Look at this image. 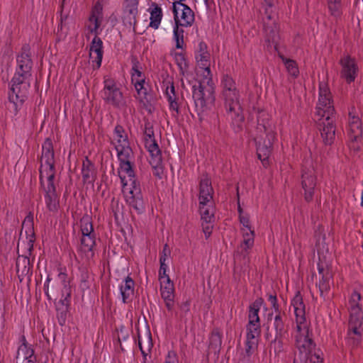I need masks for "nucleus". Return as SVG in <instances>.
<instances>
[{
  "label": "nucleus",
  "mask_w": 363,
  "mask_h": 363,
  "mask_svg": "<svg viewBox=\"0 0 363 363\" xmlns=\"http://www.w3.org/2000/svg\"><path fill=\"white\" fill-rule=\"evenodd\" d=\"M328 8L330 14L335 17H338L342 13L341 0H328Z\"/></svg>",
  "instance_id": "ea45409f"
},
{
  "label": "nucleus",
  "mask_w": 363,
  "mask_h": 363,
  "mask_svg": "<svg viewBox=\"0 0 363 363\" xmlns=\"http://www.w3.org/2000/svg\"><path fill=\"white\" fill-rule=\"evenodd\" d=\"M335 107L333 96L327 84L321 82L319 84L318 101L315 105V118L333 116Z\"/></svg>",
  "instance_id": "9b49d317"
},
{
  "label": "nucleus",
  "mask_w": 363,
  "mask_h": 363,
  "mask_svg": "<svg viewBox=\"0 0 363 363\" xmlns=\"http://www.w3.org/2000/svg\"><path fill=\"white\" fill-rule=\"evenodd\" d=\"M103 7L100 3L94 6L89 18L86 28L95 37L91 41L89 49V63L94 69H98L101 65L103 57V42L97 37L103 30Z\"/></svg>",
  "instance_id": "0eeeda50"
},
{
  "label": "nucleus",
  "mask_w": 363,
  "mask_h": 363,
  "mask_svg": "<svg viewBox=\"0 0 363 363\" xmlns=\"http://www.w3.org/2000/svg\"><path fill=\"white\" fill-rule=\"evenodd\" d=\"M165 95L167 98V100H172L175 99V93H174V87L172 83H169L165 89Z\"/></svg>",
  "instance_id": "de8ad7c7"
},
{
  "label": "nucleus",
  "mask_w": 363,
  "mask_h": 363,
  "mask_svg": "<svg viewBox=\"0 0 363 363\" xmlns=\"http://www.w3.org/2000/svg\"><path fill=\"white\" fill-rule=\"evenodd\" d=\"M124 21L129 25L135 23L138 14V0H125Z\"/></svg>",
  "instance_id": "cd10ccee"
},
{
  "label": "nucleus",
  "mask_w": 363,
  "mask_h": 363,
  "mask_svg": "<svg viewBox=\"0 0 363 363\" xmlns=\"http://www.w3.org/2000/svg\"><path fill=\"white\" fill-rule=\"evenodd\" d=\"M201 221L215 220V208L213 203L199 205Z\"/></svg>",
  "instance_id": "c9c22d12"
},
{
  "label": "nucleus",
  "mask_w": 363,
  "mask_h": 363,
  "mask_svg": "<svg viewBox=\"0 0 363 363\" xmlns=\"http://www.w3.org/2000/svg\"><path fill=\"white\" fill-rule=\"evenodd\" d=\"M291 305L296 316V328L294 334L295 345L303 358H308L314 345L309 335V328L305 317V305L300 292L291 299Z\"/></svg>",
  "instance_id": "39448f33"
},
{
  "label": "nucleus",
  "mask_w": 363,
  "mask_h": 363,
  "mask_svg": "<svg viewBox=\"0 0 363 363\" xmlns=\"http://www.w3.org/2000/svg\"><path fill=\"white\" fill-rule=\"evenodd\" d=\"M282 60L288 73L293 77H297L299 73V70L296 62L286 58H282Z\"/></svg>",
  "instance_id": "37998d69"
},
{
  "label": "nucleus",
  "mask_w": 363,
  "mask_h": 363,
  "mask_svg": "<svg viewBox=\"0 0 363 363\" xmlns=\"http://www.w3.org/2000/svg\"><path fill=\"white\" fill-rule=\"evenodd\" d=\"M44 291H45V294L47 296V298L50 300L51 296L49 294V289L48 288H46L45 286H44Z\"/></svg>",
  "instance_id": "13d9d810"
},
{
  "label": "nucleus",
  "mask_w": 363,
  "mask_h": 363,
  "mask_svg": "<svg viewBox=\"0 0 363 363\" xmlns=\"http://www.w3.org/2000/svg\"><path fill=\"white\" fill-rule=\"evenodd\" d=\"M30 259L27 256H19L16 260V271L18 276H26L30 273Z\"/></svg>",
  "instance_id": "f704fd0d"
},
{
  "label": "nucleus",
  "mask_w": 363,
  "mask_h": 363,
  "mask_svg": "<svg viewBox=\"0 0 363 363\" xmlns=\"http://www.w3.org/2000/svg\"><path fill=\"white\" fill-rule=\"evenodd\" d=\"M131 157L132 155H128L125 158L118 157L120 162L118 175L121 180L122 191L126 203L140 213L144 209V202L140 184L130 164Z\"/></svg>",
  "instance_id": "f03ea898"
},
{
  "label": "nucleus",
  "mask_w": 363,
  "mask_h": 363,
  "mask_svg": "<svg viewBox=\"0 0 363 363\" xmlns=\"http://www.w3.org/2000/svg\"><path fill=\"white\" fill-rule=\"evenodd\" d=\"M302 188L304 191V197L307 201L312 200L316 184V177L313 168L304 169L302 173Z\"/></svg>",
  "instance_id": "412c9836"
},
{
  "label": "nucleus",
  "mask_w": 363,
  "mask_h": 363,
  "mask_svg": "<svg viewBox=\"0 0 363 363\" xmlns=\"http://www.w3.org/2000/svg\"><path fill=\"white\" fill-rule=\"evenodd\" d=\"M55 174L52 143L50 140L47 139L42 146L40 180L45 191L46 206L50 211H55L59 207L58 196L53 182Z\"/></svg>",
  "instance_id": "f257e3e1"
},
{
  "label": "nucleus",
  "mask_w": 363,
  "mask_h": 363,
  "mask_svg": "<svg viewBox=\"0 0 363 363\" xmlns=\"http://www.w3.org/2000/svg\"><path fill=\"white\" fill-rule=\"evenodd\" d=\"M274 328L276 331L275 335L277 337H283L284 336L286 333L284 330V324L279 314L276 315L274 317Z\"/></svg>",
  "instance_id": "79ce46f5"
},
{
  "label": "nucleus",
  "mask_w": 363,
  "mask_h": 363,
  "mask_svg": "<svg viewBox=\"0 0 363 363\" xmlns=\"http://www.w3.org/2000/svg\"><path fill=\"white\" fill-rule=\"evenodd\" d=\"M60 29H61V30H62V29H63V26H62V24H61Z\"/></svg>",
  "instance_id": "338daca9"
},
{
  "label": "nucleus",
  "mask_w": 363,
  "mask_h": 363,
  "mask_svg": "<svg viewBox=\"0 0 363 363\" xmlns=\"http://www.w3.org/2000/svg\"><path fill=\"white\" fill-rule=\"evenodd\" d=\"M80 228L82 235L94 234L92 223L89 216H84L81 218Z\"/></svg>",
  "instance_id": "a19ab883"
},
{
  "label": "nucleus",
  "mask_w": 363,
  "mask_h": 363,
  "mask_svg": "<svg viewBox=\"0 0 363 363\" xmlns=\"http://www.w3.org/2000/svg\"><path fill=\"white\" fill-rule=\"evenodd\" d=\"M16 363H35L33 350L26 343H22L17 351Z\"/></svg>",
  "instance_id": "bb28decb"
},
{
  "label": "nucleus",
  "mask_w": 363,
  "mask_h": 363,
  "mask_svg": "<svg viewBox=\"0 0 363 363\" xmlns=\"http://www.w3.org/2000/svg\"><path fill=\"white\" fill-rule=\"evenodd\" d=\"M195 58L198 66L196 77H212L210 70L211 55L206 43L200 42L195 52Z\"/></svg>",
  "instance_id": "4468645a"
},
{
  "label": "nucleus",
  "mask_w": 363,
  "mask_h": 363,
  "mask_svg": "<svg viewBox=\"0 0 363 363\" xmlns=\"http://www.w3.org/2000/svg\"><path fill=\"white\" fill-rule=\"evenodd\" d=\"M203 1L206 4L208 0H203Z\"/></svg>",
  "instance_id": "774afa93"
},
{
  "label": "nucleus",
  "mask_w": 363,
  "mask_h": 363,
  "mask_svg": "<svg viewBox=\"0 0 363 363\" xmlns=\"http://www.w3.org/2000/svg\"><path fill=\"white\" fill-rule=\"evenodd\" d=\"M175 26H191L194 22V13L186 5L180 2H173Z\"/></svg>",
  "instance_id": "f3484780"
},
{
  "label": "nucleus",
  "mask_w": 363,
  "mask_h": 363,
  "mask_svg": "<svg viewBox=\"0 0 363 363\" xmlns=\"http://www.w3.org/2000/svg\"><path fill=\"white\" fill-rule=\"evenodd\" d=\"M46 288L49 289V284H46Z\"/></svg>",
  "instance_id": "69168bd1"
},
{
  "label": "nucleus",
  "mask_w": 363,
  "mask_h": 363,
  "mask_svg": "<svg viewBox=\"0 0 363 363\" xmlns=\"http://www.w3.org/2000/svg\"><path fill=\"white\" fill-rule=\"evenodd\" d=\"M59 277L62 279H64L65 277V274L64 273H60Z\"/></svg>",
  "instance_id": "e2e57ef3"
},
{
  "label": "nucleus",
  "mask_w": 363,
  "mask_h": 363,
  "mask_svg": "<svg viewBox=\"0 0 363 363\" xmlns=\"http://www.w3.org/2000/svg\"><path fill=\"white\" fill-rule=\"evenodd\" d=\"M360 206L363 207V191L361 193V201H360Z\"/></svg>",
  "instance_id": "680f3d73"
},
{
  "label": "nucleus",
  "mask_w": 363,
  "mask_h": 363,
  "mask_svg": "<svg viewBox=\"0 0 363 363\" xmlns=\"http://www.w3.org/2000/svg\"><path fill=\"white\" fill-rule=\"evenodd\" d=\"M213 189L211 186V182L209 178L205 177L201 179L199 187V205H206L213 203Z\"/></svg>",
  "instance_id": "b1692460"
},
{
  "label": "nucleus",
  "mask_w": 363,
  "mask_h": 363,
  "mask_svg": "<svg viewBox=\"0 0 363 363\" xmlns=\"http://www.w3.org/2000/svg\"><path fill=\"white\" fill-rule=\"evenodd\" d=\"M214 221L215 220H211L210 222L208 221H202V228H203V233L205 235V237L206 238H209L211 235V233H212V230H213V223H214Z\"/></svg>",
  "instance_id": "49530a36"
},
{
  "label": "nucleus",
  "mask_w": 363,
  "mask_h": 363,
  "mask_svg": "<svg viewBox=\"0 0 363 363\" xmlns=\"http://www.w3.org/2000/svg\"><path fill=\"white\" fill-rule=\"evenodd\" d=\"M111 143L116 149L117 157L125 158L128 155H133L128 134L121 125L115 127Z\"/></svg>",
  "instance_id": "ddd939ff"
},
{
  "label": "nucleus",
  "mask_w": 363,
  "mask_h": 363,
  "mask_svg": "<svg viewBox=\"0 0 363 363\" xmlns=\"http://www.w3.org/2000/svg\"><path fill=\"white\" fill-rule=\"evenodd\" d=\"M173 40L175 42V47L182 50L184 48V30L177 26L173 28Z\"/></svg>",
  "instance_id": "58836bf2"
},
{
  "label": "nucleus",
  "mask_w": 363,
  "mask_h": 363,
  "mask_svg": "<svg viewBox=\"0 0 363 363\" xmlns=\"http://www.w3.org/2000/svg\"><path fill=\"white\" fill-rule=\"evenodd\" d=\"M175 62L177 63L181 74L182 75V84L184 86V81L187 83H191L192 79L195 77L194 74L190 72L188 69V62L184 55L182 52H171Z\"/></svg>",
  "instance_id": "393cba45"
},
{
  "label": "nucleus",
  "mask_w": 363,
  "mask_h": 363,
  "mask_svg": "<svg viewBox=\"0 0 363 363\" xmlns=\"http://www.w3.org/2000/svg\"><path fill=\"white\" fill-rule=\"evenodd\" d=\"M162 162L158 165L157 168L154 167L155 169V175L158 177L159 178L161 177V174L162 173V166H161Z\"/></svg>",
  "instance_id": "864d4df0"
},
{
  "label": "nucleus",
  "mask_w": 363,
  "mask_h": 363,
  "mask_svg": "<svg viewBox=\"0 0 363 363\" xmlns=\"http://www.w3.org/2000/svg\"><path fill=\"white\" fill-rule=\"evenodd\" d=\"M363 129L362 121L355 110L349 112L348 125L347 128V137L349 147L354 151L361 148L363 140Z\"/></svg>",
  "instance_id": "9d476101"
},
{
  "label": "nucleus",
  "mask_w": 363,
  "mask_h": 363,
  "mask_svg": "<svg viewBox=\"0 0 363 363\" xmlns=\"http://www.w3.org/2000/svg\"><path fill=\"white\" fill-rule=\"evenodd\" d=\"M51 281V278L50 277V275H48L45 281V283H44V286L46 287V284H49L50 281Z\"/></svg>",
  "instance_id": "bf43d9fd"
},
{
  "label": "nucleus",
  "mask_w": 363,
  "mask_h": 363,
  "mask_svg": "<svg viewBox=\"0 0 363 363\" xmlns=\"http://www.w3.org/2000/svg\"><path fill=\"white\" fill-rule=\"evenodd\" d=\"M317 362H313L312 363H323V360L320 357H316Z\"/></svg>",
  "instance_id": "052dcab7"
},
{
  "label": "nucleus",
  "mask_w": 363,
  "mask_h": 363,
  "mask_svg": "<svg viewBox=\"0 0 363 363\" xmlns=\"http://www.w3.org/2000/svg\"><path fill=\"white\" fill-rule=\"evenodd\" d=\"M131 79L137 91V97L143 105L148 103V94L146 88L144 86L145 77L141 68L137 63H135L132 67Z\"/></svg>",
  "instance_id": "dca6fc26"
},
{
  "label": "nucleus",
  "mask_w": 363,
  "mask_h": 363,
  "mask_svg": "<svg viewBox=\"0 0 363 363\" xmlns=\"http://www.w3.org/2000/svg\"><path fill=\"white\" fill-rule=\"evenodd\" d=\"M138 345L143 356L145 358L152 347V337L150 331H147L144 336L138 334Z\"/></svg>",
  "instance_id": "473e14b6"
},
{
  "label": "nucleus",
  "mask_w": 363,
  "mask_h": 363,
  "mask_svg": "<svg viewBox=\"0 0 363 363\" xmlns=\"http://www.w3.org/2000/svg\"><path fill=\"white\" fill-rule=\"evenodd\" d=\"M270 32L272 33V43H274L277 38L276 30L274 28H272Z\"/></svg>",
  "instance_id": "4d7b16f0"
},
{
  "label": "nucleus",
  "mask_w": 363,
  "mask_h": 363,
  "mask_svg": "<svg viewBox=\"0 0 363 363\" xmlns=\"http://www.w3.org/2000/svg\"><path fill=\"white\" fill-rule=\"evenodd\" d=\"M318 274L320 276L317 286L319 289L320 295L325 300L330 298V291L333 286L332 272L329 269H323L318 265Z\"/></svg>",
  "instance_id": "6ab92c4d"
},
{
  "label": "nucleus",
  "mask_w": 363,
  "mask_h": 363,
  "mask_svg": "<svg viewBox=\"0 0 363 363\" xmlns=\"http://www.w3.org/2000/svg\"><path fill=\"white\" fill-rule=\"evenodd\" d=\"M169 109L175 113H178L179 112V105L177 102L176 101V98L173 99L172 100H168Z\"/></svg>",
  "instance_id": "3c124183"
},
{
  "label": "nucleus",
  "mask_w": 363,
  "mask_h": 363,
  "mask_svg": "<svg viewBox=\"0 0 363 363\" xmlns=\"http://www.w3.org/2000/svg\"><path fill=\"white\" fill-rule=\"evenodd\" d=\"M238 211L239 214V222L240 225V231L246 233L255 232L254 226L250 220L249 213L244 211L240 203L238 204Z\"/></svg>",
  "instance_id": "7c9ffc66"
},
{
  "label": "nucleus",
  "mask_w": 363,
  "mask_h": 363,
  "mask_svg": "<svg viewBox=\"0 0 363 363\" xmlns=\"http://www.w3.org/2000/svg\"><path fill=\"white\" fill-rule=\"evenodd\" d=\"M169 256L165 255V254H162L160 255V262H169Z\"/></svg>",
  "instance_id": "5fc2aeb1"
},
{
  "label": "nucleus",
  "mask_w": 363,
  "mask_h": 363,
  "mask_svg": "<svg viewBox=\"0 0 363 363\" xmlns=\"http://www.w3.org/2000/svg\"><path fill=\"white\" fill-rule=\"evenodd\" d=\"M221 86L225 108L231 118L235 131H238L242 127L244 116L235 82L231 77L225 75L221 80Z\"/></svg>",
  "instance_id": "6e6552de"
},
{
  "label": "nucleus",
  "mask_w": 363,
  "mask_h": 363,
  "mask_svg": "<svg viewBox=\"0 0 363 363\" xmlns=\"http://www.w3.org/2000/svg\"><path fill=\"white\" fill-rule=\"evenodd\" d=\"M165 363H178V359L174 352L169 351L167 355Z\"/></svg>",
  "instance_id": "8fccbe9b"
},
{
  "label": "nucleus",
  "mask_w": 363,
  "mask_h": 363,
  "mask_svg": "<svg viewBox=\"0 0 363 363\" xmlns=\"http://www.w3.org/2000/svg\"><path fill=\"white\" fill-rule=\"evenodd\" d=\"M145 147L150 154V163L152 167L157 168L162 161L160 148L154 139V136L147 134L145 138Z\"/></svg>",
  "instance_id": "5701e85b"
},
{
  "label": "nucleus",
  "mask_w": 363,
  "mask_h": 363,
  "mask_svg": "<svg viewBox=\"0 0 363 363\" xmlns=\"http://www.w3.org/2000/svg\"><path fill=\"white\" fill-rule=\"evenodd\" d=\"M266 8H265V13L267 15V18L269 21H272L269 23H264V27L266 32H268V28L271 27L272 25H274V16L272 15L273 13V6L274 4V0H264Z\"/></svg>",
  "instance_id": "4c0bfd02"
},
{
  "label": "nucleus",
  "mask_w": 363,
  "mask_h": 363,
  "mask_svg": "<svg viewBox=\"0 0 363 363\" xmlns=\"http://www.w3.org/2000/svg\"><path fill=\"white\" fill-rule=\"evenodd\" d=\"M316 357H319V356H318V355H315V357H315V358H316ZM311 362H313L314 361H313V359H311ZM315 362H317V360H315Z\"/></svg>",
  "instance_id": "0e129e2a"
},
{
  "label": "nucleus",
  "mask_w": 363,
  "mask_h": 363,
  "mask_svg": "<svg viewBox=\"0 0 363 363\" xmlns=\"http://www.w3.org/2000/svg\"><path fill=\"white\" fill-rule=\"evenodd\" d=\"M120 294L123 303L133 294L134 282L130 277H127L119 286Z\"/></svg>",
  "instance_id": "72a5a7b5"
},
{
  "label": "nucleus",
  "mask_w": 363,
  "mask_h": 363,
  "mask_svg": "<svg viewBox=\"0 0 363 363\" xmlns=\"http://www.w3.org/2000/svg\"><path fill=\"white\" fill-rule=\"evenodd\" d=\"M18 68L11 80V90L9 95L10 108L17 111L25 101L28 87L31 61L28 56L21 54L17 58Z\"/></svg>",
  "instance_id": "7ed1b4c3"
},
{
  "label": "nucleus",
  "mask_w": 363,
  "mask_h": 363,
  "mask_svg": "<svg viewBox=\"0 0 363 363\" xmlns=\"http://www.w3.org/2000/svg\"><path fill=\"white\" fill-rule=\"evenodd\" d=\"M317 123L320 126L321 137L325 144L330 145L335 140V127L333 116L316 118Z\"/></svg>",
  "instance_id": "aec40b11"
},
{
  "label": "nucleus",
  "mask_w": 363,
  "mask_h": 363,
  "mask_svg": "<svg viewBox=\"0 0 363 363\" xmlns=\"http://www.w3.org/2000/svg\"><path fill=\"white\" fill-rule=\"evenodd\" d=\"M193 99L199 120L206 121L215 106V85L212 77H194L191 83Z\"/></svg>",
  "instance_id": "20e7f679"
},
{
  "label": "nucleus",
  "mask_w": 363,
  "mask_h": 363,
  "mask_svg": "<svg viewBox=\"0 0 363 363\" xmlns=\"http://www.w3.org/2000/svg\"><path fill=\"white\" fill-rule=\"evenodd\" d=\"M82 176L84 184H93L95 180L94 164L87 159L83 161Z\"/></svg>",
  "instance_id": "2f4dec72"
},
{
  "label": "nucleus",
  "mask_w": 363,
  "mask_h": 363,
  "mask_svg": "<svg viewBox=\"0 0 363 363\" xmlns=\"http://www.w3.org/2000/svg\"><path fill=\"white\" fill-rule=\"evenodd\" d=\"M241 242L237 250V254L245 257L254 246L255 232H240Z\"/></svg>",
  "instance_id": "a878e982"
},
{
  "label": "nucleus",
  "mask_w": 363,
  "mask_h": 363,
  "mask_svg": "<svg viewBox=\"0 0 363 363\" xmlns=\"http://www.w3.org/2000/svg\"><path fill=\"white\" fill-rule=\"evenodd\" d=\"M95 245L94 234L82 235L80 250L84 252H90Z\"/></svg>",
  "instance_id": "e433bc0d"
},
{
  "label": "nucleus",
  "mask_w": 363,
  "mask_h": 363,
  "mask_svg": "<svg viewBox=\"0 0 363 363\" xmlns=\"http://www.w3.org/2000/svg\"><path fill=\"white\" fill-rule=\"evenodd\" d=\"M257 118V129L259 133L255 138L257 155L263 166L267 167L269 164L272 142L274 139V125L266 111H259Z\"/></svg>",
  "instance_id": "423d86ee"
},
{
  "label": "nucleus",
  "mask_w": 363,
  "mask_h": 363,
  "mask_svg": "<svg viewBox=\"0 0 363 363\" xmlns=\"http://www.w3.org/2000/svg\"><path fill=\"white\" fill-rule=\"evenodd\" d=\"M33 216L28 215L27 216L23 222V229L22 231L25 232L26 234V248L28 252H30L33 247V243L35 241V234L33 226ZM25 244V241L23 240V232L21 233V240L18 244V247H19L21 245Z\"/></svg>",
  "instance_id": "4be33fe9"
},
{
  "label": "nucleus",
  "mask_w": 363,
  "mask_h": 363,
  "mask_svg": "<svg viewBox=\"0 0 363 363\" xmlns=\"http://www.w3.org/2000/svg\"><path fill=\"white\" fill-rule=\"evenodd\" d=\"M340 75L347 83L353 82L358 72V66L354 58L348 55H344L340 61Z\"/></svg>",
  "instance_id": "a211bd4d"
},
{
  "label": "nucleus",
  "mask_w": 363,
  "mask_h": 363,
  "mask_svg": "<svg viewBox=\"0 0 363 363\" xmlns=\"http://www.w3.org/2000/svg\"><path fill=\"white\" fill-rule=\"evenodd\" d=\"M258 341L246 340L245 353L250 357L257 349Z\"/></svg>",
  "instance_id": "a18cd8bd"
},
{
  "label": "nucleus",
  "mask_w": 363,
  "mask_h": 363,
  "mask_svg": "<svg viewBox=\"0 0 363 363\" xmlns=\"http://www.w3.org/2000/svg\"><path fill=\"white\" fill-rule=\"evenodd\" d=\"M160 282L161 295L165 301H171L174 298V284L169 277L159 279Z\"/></svg>",
  "instance_id": "c756f323"
},
{
  "label": "nucleus",
  "mask_w": 363,
  "mask_h": 363,
  "mask_svg": "<svg viewBox=\"0 0 363 363\" xmlns=\"http://www.w3.org/2000/svg\"><path fill=\"white\" fill-rule=\"evenodd\" d=\"M162 254H163V255L165 254V255H167L168 256H170V250L169 249L167 245H165L163 247V250H162Z\"/></svg>",
  "instance_id": "6e6d98bb"
},
{
  "label": "nucleus",
  "mask_w": 363,
  "mask_h": 363,
  "mask_svg": "<svg viewBox=\"0 0 363 363\" xmlns=\"http://www.w3.org/2000/svg\"><path fill=\"white\" fill-rule=\"evenodd\" d=\"M160 267L159 271V279H162L163 277H169L167 274L168 270V262H160Z\"/></svg>",
  "instance_id": "09e8293b"
},
{
  "label": "nucleus",
  "mask_w": 363,
  "mask_h": 363,
  "mask_svg": "<svg viewBox=\"0 0 363 363\" xmlns=\"http://www.w3.org/2000/svg\"><path fill=\"white\" fill-rule=\"evenodd\" d=\"M103 89V99L106 103L116 108L125 105V98L116 83L111 79H105Z\"/></svg>",
  "instance_id": "f8f14e48"
},
{
  "label": "nucleus",
  "mask_w": 363,
  "mask_h": 363,
  "mask_svg": "<svg viewBox=\"0 0 363 363\" xmlns=\"http://www.w3.org/2000/svg\"><path fill=\"white\" fill-rule=\"evenodd\" d=\"M282 338L283 337H277L275 335L274 340L271 343V348L274 350L276 354H279L284 350Z\"/></svg>",
  "instance_id": "c03bdc74"
},
{
  "label": "nucleus",
  "mask_w": 363,
  "mask_h": 363,
  "mask_svg": "<svg viewBox=\"0 0 363 363\" xmlns=\"http://www.w3.org/2000/svg\"><path fill=\"white\" fill-rule=\"evenodd\" d=\"M269 301H270V303L272 304V306L274 308V310L275 311H278L279 306H278V303H277V297L275 296L270 295L269 296Z\"/></svg>",
  "instance_id": "603ef678"
},
{
  "label": "nucleus",
  "mask_w": 363,
  "mask_h": 363,
  "mask_svg": "<svg viewBox=\"0 0 363 363\" xmlns=\"http://www.w3.org/2000/svg\"><path fill=\"white\" fill-rule=\"evenodd\" d=\"M350 312L347 342L353 347L357 346L363 337V301L360 294L353 291L347 304Z\"/></svg>",
  "instance_id": "1a4fd4ad"
},
{
  "label": "nucleus",
  "mask_w": 363,
  "mask_h": 363,
  "mask_svg": "<svg viewBox=\"0 0 363 363\" xmlns=\"http://www.w3.org/2000/svg\"><path fill=\"white\" fill-rule=\"evenodd\" d=\"M259 311V302L256 301L250 306L249 309L246 340L258 341L260 334Z\"/></svg>",
  "instance_id": "2eb2a0df"
},
{
  "label": "nucleus",
  "mask_w": 363,
  "mask_h": 363,
  "mask_svg": "<svg viewBox=\"0 0 363 363\" xmlns=\"http://www.w3.org/2000/svg\"><path fill=\"white\" fill-rule=\"evenodd\" d=\"M147 11L150 16L149 26L154 29H157L160 26L163 16L162 8L157 4L152 3Z\"/></svg>",
  "instance_id": "c85d7f7f"
}]
</instances>
